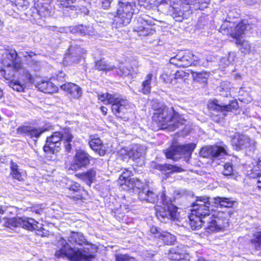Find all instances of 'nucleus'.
Listing matches in <instances>:
<instances>
[{
    "label": "nucleus",
    "mask_w": 261,
    "mask_h": 261,
    "mask_svg": "<svg viewBox=\"0 0 261 261\" xmlns=\"http://www.w3.org/2000/svg\"><path fill=\"white\" fill-rule=\"evenodd\" d=\"M152 119L158 122L162 129H167L170 132L178 128L186 121L173 107L169 108L165 105L162 106L156 110Z\"/></svg>",
    "instance_id": "1"
},
{
    "label": "nucleus",
    "mask_w": 261,
    "mask_h": 261,
    "mask_svg": "<svg viewBox=\"0 0 261 261\" xmlns=\"http://www.w3.org/2000/svg\"><path fill=\"white\" fill-rule=\"evenodd\" d=\"M73 138L68 128H65L60 131L54 132L46 138L43 150L47 153L55 154L60 150L61 141H63L65 151L70 152L72 148L70 142Z\"/></svg>",
    "instance_id": "2"
},
{
    "label": "nucleus",
    "mask_w": 261,
    "mask_h": 261,
    "mask_svg": "<svg viewBox=\"0 0 261 261\" xmlns=\"http://www.w3.org/2000/svg\"><path fill=\"white\" fill-rule=\"evenodd\" d=\"M139 11L138 6L133 0H119L118 7L115 13L113 27L121 28L129 24L133 15Z\"/></svg>",
    "instance_id": "3"
},
{
    "label": "nucleus",
    "mask_w": 261,
    "mask_h": 261,
    "mask_svg": "<svg viewBox=\"0 0 261 261\" xmlns=\"http://www.w3.org/2000/svg\"><path fill=\"white\" fill-rule=\"evenodd\" d=\"M2 66H0L1 76L6 80L13 76L15 71L21 69V62L18 57L14 49L6 50L1 59Z\"/></svg>",
    "instance_id": "4"
},
{
    "label": "nucleus",
    "mask_w": 261,
    "mask_h": 261,
    "mask_svg": "<svg viewBox=\"0 0 261 261\" xmlns=\"http://www.w3.org/2000/svg\"><path fill=\"white\" fill-rule=\"evenodd\" d=\"M59 250L56 252L55 255L57 257H67L72 261H91L93 256L85 249L77 250L71 247L66 240L60 238L58 241Z\"/></svg>",
    "instance_id": "5"
},
{
    "label": "nucleus",
    "mask_w": 261,
    "mask_h": 261,
    "mask_svg": "<svg viewBox=\"0 0 261 261\" xmlns=\"http://www.w3.org/2000/svg\"><path fill=\"white\" fill-rule=\"evenodd\" d=\"M98 98L104 104L112 103L113 112L115 115L120 118L131 108V104L127 99L121 98L117 94L100 93L98 94Z\"/></svg>",
    "instance_id": "6"
},
{
    "label": "nucleus",
    "mask_w": 261,
    "mask_h": 261,
    "mask_svg": "<svg viewBox=\"0 0 261 261\" xmlns=\"http://www.w3.org/2000/svg\"><path fill=\"white\" fill-rule=\"evenodd\" d=\"M161 198L163 205L158 206L156 209L158 219L163 223H167L170 220H175L177 217V207L172 203L165 194H162Z\"/></svg>",
    "instance_id": "7"
},
{
    "label": "nucleus",
    "mask_w": 261,
    "mask_h": 261,
    "mask_svg": "<svg viewBox=\"0 0 261 261\" xmlns=\"http://www.w3.org/2000/svg\"><path fill=\"white\" fill-rule=\"evenodd\" d=\"M230 213L229 211L214 212L212 216L205 219V223H207L206 229L214 231L220 230L228 225L229 218Z\"/></svg>",
    "instance_id": "8"
},
{
    "label": "nucleus",
    "mask_w": 261,
    "mask_h": 261,
    "mask_svg": "<svg viewBox=\"0 0 261 261\" xmlns=\"http://www.w3.org/2000/svg\"><path fill=\"white\" fill-rule=\"evenodd\" d=\"M128 186L138 194L139 199L142 201L155 203L158 199L156 193L147 188H143V184L139 179L129 178Z\"/></svg>",
    "instance_id": "9"
},
{
    "label": "nucleus",
    "mask_w": 261,
    "mask_h": 261,
    "mask_svg": "<svg viewBox=\"0 0 261 261\" xmlns=\"http://www.w3.org/2000/svg\"><path fill=\"white\" fill-rule=\"evenodd\" d=\"M156 21L155 19L148 15L142 14L135 21L134 31L136 32L139 36H145L152 34L154 30L149 28L148 26L155 25Z\"/></svg>",
    "instance_id": "10"
},
{
    "label": "nucleus",
    "mask_w": 261,
    "mask_h": 261,
    "mask_svg": "<svg viewBox=\"0 0 261 261\" xmlns=\"http://www.w3.org/2000/svg\"><path fill=\"white\" fill-rule=\"evenodd\" d=\"M171 64L179 67H186L192 65L195 66L201 65L202 63L200 60L190 51L179 53L175 57L170 59Z\"/></svg>",
    "instance_id": "11"
},
{
    "label": "nucleus",
    "mask_w": 261,
    "mask_h": 261,
    "mask_svg": "<svg viewBox=\"0 0 261 261\" xmlns=\"http://www.w3.org/2000/svg\"><path fill=\"white\" fill-rule=\"evenodd\" d=\"M195 148V144L194 143L172 146L166 150L165 153L167 158L177 160L182 155L190 157Z\"/></svg>",
    "instance_id": "12"
},
{
    "label": "nucleus",
    "mask_w": 261,
    "mask_h": 261,
    "mask_svg": "<svg viewBox=\"0 0 261 261\" xmlns=\"http://www.w3.org/2000/svg\"><path fill=\"white\" fill-rule=\"evenodd\" d=\"M210 205L208 197H197L192 205L191 213L205 220L210 214Z\"/></svg>",
    "instance_id": "13"
},
{
    "label": "nucleus",
    "mask_w": 261,
    "mask_h": 261,
    "mask_svg": "<svg viewBox=\"0 0 261 261\" xmlns=\"http://www.w3.org/2000/svg\"><path fill=\"white\" fill-rule=\"evenodd\" d=\"M233 23L227 21L223 23L220 29L219 32L223 35H230L232 38L237 40V39H241V37L245 32L247 26L242 23L237 25L233 29Z\"/></svg>",
    "instance_id": "14"
},
{
    "label": "nucleus",
    "mask_w": 261,
    "mask_h": 261,
    "mask_svg": "<svg viewBox=\"0 0 261 261\" xmlns=\"http://www.w3.org/2000/svg\"><path fill=\"white\" fill-rule=\"evenodd\" d=\"M231 144L236 150L249 148L250 150L254 148V141L251 140L247 136L235 133L231 137Z\"/></svg>",
    "instance_id": "15"
},
{
    "label": "nucleus",
    "mask_w": 261,
    "mask_h": 261,
    "mask_svg": "<svg viewBox=\"0 0 261 261\" xmlns=\"http://www.w3.org/2000/svg\"><path fill=\"white\" fill-rule=\"evenodd\" d=\"M91 158L90 155L86 151L82 150H77L70 168L73 170H77L87 167L90 163Z\"/></svg>",
    "instance_id": "16"
},
{
    "label": "nucleus",
    "mask_w": 261,
    "mask_h": 261,
    "mask_svg": "<svg viewBox=\"0 0 261 261\" xmlns=\"http://www.w3.org/2000/svg\"><path fill=\"white\" fill-rule=\"evenodd\" d=\"M10 223L14 227H21L29 230H38L40 228L38 222L26 217L14 218Z\"/></svg>",
    "instance_id": "17"
},
{
    "label": "nucleus",
    "mask_w": 261,
    "mask_h": 261,
    "mask_svg": "<svg viewBox=\"0 0 261 261\" xmlns=\"http://www.w3.org/2000/svg\"><path fill=\"white\" fill-rule=\"evenodd\" d=\"M200 153L205 158L218 159H221L227 154L225 147L218 146L203 147Z\"/></svg>",
    "instance_id": "18"
},
{
    "label": "nucleus",
    "mask_w": 261,
    "mask_h": 261,
    "mask_svg": "<svg viewBox=\"0 0 261 261\" xmlns=\"http://www.w3.org/2000/svg\"><path fill=\"white\" fill-rule=\"evenodd\" d=\"M46 129L41 127L35 128L31 126H22L18 127V134H24L36 141Z\"/></svg>",
    "instance_id": "19"
},
{
    "label": "nucleus",
    "mask_w": 261,
    "mask_h": 261,
    "mask_svg": "<svg viewBox=\"0 0 261 261\" xmlns=\"http://www.w3.org/2000/svg\"><path fill=\"white\" fill-rule=\"evenodd\" d=\"M186 6L187 3L185 5L180 6L179 7H177V5L172 7V13L171 15L175 21H181L192 13L191 9L187 8Z\"/></svg>",
    "instance_id": "20"
},
{
    "label": "nucleus",
    "mask_w": 261,
    "mask_h": 261,
    "mask_svg": "<svg viewBox=\"0 0 261 261\" xmlns=\"http://www.w3.org/2000/svg\"><path fill=\"white\" fill-rule=\"evenodd\" d=\"M139 65L137 62H134L130 65L127 66L121 64L118 69H116V72L120 75L127 76L129 75L132 76H135L139 72Z\"/></svg>",
    "instance_id": "21"
},
{
    "label": "nucleus",
    "mask_w": 261,
    "mask_h": 261,
    "mask_svg": "<svg viewBox=\"0 0 261 261\" xmlns=\"http://www.w3.org/2000/svg\"><path fill=\"white\" fill-rule=\"evenodd\" d=\"M151 166L152 168L159 170L166 175H169L174 172H181L183 171L181 167L169 164H161L156 162H152Z\"/></svg>",
    "instance_id": "22"
},
{
    "label": "nucleus",
    "mask_w": 261,
    "mask_h": 261,
    "mask_svg": "<svg viewBox=\"0 0 261 261\" xmlns=\"http://www.w3.org/2000/svg\"><path fill=\"white\" fill-rule=\"evenodd\" d=\"M63 90L67 92L74 99L80 98L82 95V90L78 85L72 83H67L60 86Z\"/></svg>",
    "instance_id": "23"
},
{
    "label": "nucleus",
    "mask_w": 261,
    "mask_h": 261,
    "mask_svg": "<svg viewBox=\"0 0 261 261\" xmlns=\"http://www.w3.org/2000/svg\"><path fill=\"white\" fill-rule=\"evenodd\" d=\"M184 248L183 245H180L176 248H171L169 250V258L174 261H181L183 259H187L186 258V253Z\"/></svg>",
    "instance_id": "24"
},
{
    "label": "nucleus",
    "mask_w": 261,
    "mask_h": 261,
    "mask_svg": "<svg viewBox=\"0 0 261 261\" xmlns=\"http://www.w3.org/2000/svg\"><path fill=\"white\" fill-rule=\"evenodd\" d=\"M146 147L142 145L134 144L127 151L128 157L133 160L139 159L145 154Z\"/></svg>",
    "instance_id": "25"
},
{
    "label": "nucleus",
    "mask_w": 261,
    "mask_h": 261,
    "mask_svg": "<svg viewBox=\"0 0 261 261\" xmlns=\"http://www.w3.org/2000/svg\"><path fill=\"white\" fill-rule=\"evenodd\" d=\"M89 144L91 149L100 156H103L105 154L106 152V147L99 138L93 136L89 141Z\"/></svg>",
    "instance_id": "26"
},
{
    "label": "nucleus",
    "mask_w": 261,
    "mask_h": 261,
    "mask_svg": "<svg viewBox=\"0 0 261 261\" xmlns=\"http://www.w3.org/2000/svg\"><path fill=\"white\" fill-rule=\"evenodd\" d=\"M10 175L13 179L21 181L24 180V174L18 163L12 160L10 162Z\"/></svg>",
    "instance_id": "27"
},
{
    "label": "nucleus",
    "mask_w": 261,
    "mask_h": 261,
    "mask_svg": "<svg viewBox=\"0 0 261 261\" xmlns=\"http://www.w3.org/2000/svg\"><path fill=\"white\" fill-rule=\"evenodd\" d=\"M238 103L237 101L232 102L230 105L221 106L218 103L217 100H213L208 104V108L211 110L217 111H230L232 109L237 108Z\"/></svg>",
    "instance_id": "28"
},
{
    "label": "nucleus",
    "mask_w": 261,
    "mask_h": 261,
    "mask_svg": "<svg viewBox=\"0 0 261 261\" xmlns=\"http://www.w3.org/2000/svg\"><path fill=\"white\" fill-rule=\"evenodd\" d=\"M57 85H55V83L50 81H42L37 84V87L38 89L44 93H52L58 91V86H60L61 85L57 83Z\"/></svg>",
    "instance_id": "29"
},
{
    "label": "nucleus",
    "mask_w": 261,
    "mask_h": 261,
    "mask_svg": "<svg viewBox=\"0 0 261 261\" xmlns=\"http://www.w3.org/2000/svg\"><path fill=\"white\" fill-rule=\"evenodd\" d=\"M156 78V74L153 71L149 72L145 76V80L143 81L141 85V88L139 90L144 94H149L151 89V82L152 79Z\"/></svg>",
    "instance_id": "30"
},
{
    "label": "nucleus",
    "mask_w": 261,
    "mask_h": 261,
    "mask_svg": "<svg viewBox=\"0 0 261 261\" xmlns=\"http://www.w3.org/2000/svg\"><path fill=\"white\" fill-rule=\"evenodd\" d=\"M82 49L80 47H70L69 53L66 55L65 59L67 62L76 63L80 60L82 56Z\"/></svg>",
    "instance_id": "31"
},
{
    "label": "nucleus",
    "mask_w": 261,
    "mask_h": 261,
    "mask_svg": "<svg viewBox=\"0 0 261 261\" xmlns=\"http://www.w3.org/2000/svg\"><path fill=\"white\" fill-rule=\"evenodd\" d=\"M210 0H188L186 7L191 8V11L198 9L203 10L206 8Z\"/></svg>",
    "instance_id": "32"
},
{
    "label": "nucleus",
    "mask_w": 261,
    "mask_h": 261,
    "mask_svg": "<svg viewBox=\"0 0 261 261\" xmlns=\"http://www.w3.org/2000/svg\"><path fill=\"white\" fill-rule=\"evenodd\" d=\"M205 223V220L191 213L189 216V224L192 230L199 229L202 224Z\"/></svg>",
    "instance_id": "33"
},
{
    "label": "nucleus",
    "mask_w": 261,
    "mask_h": 261,
    "mask_svg": "<svg viewBox=\"0 0 261 261\" xmlns=\"http://www.w3.org/2000/svg\"><path fill=\"white\" fill-rule=\"evenodd\" d=\"M214 202L217 206L221 207H224L226 208L232 207L236 201L231 198H226L224 197H217L214 198Z\"/></svg>",
    "instance_id": "34"
},
{
    "label": "nucleus",
    "mask_w": 261,
    "mask_h": 261,
    "mask_svg": "<svg viewBox=\"0 0 261 261\" xmlns=\"http://www.w3.org/2000/svg\"><path fill=\"white\" fill-rule=\"evenodd\" d=\"M69 242L72 244L82 245L86 243V239L83 233L80 232L71 231L68 237Z\"/></svg>",
    "instance_id": "35"
},
{
    "label": "nucleus",
    "mask_w": 261,
    "mask_h": 261,
    "mask_svg": "<svg viewBox=\"0 0 261 261\" xmlns=\"http://www.w3.org/2000/svg\"><path fill=\"white\" fill-rule=\"evenodd\" d=\"M236 44L237 45H241L240 49L244 54L254 53V47H252L249 42L242 39H237Z\"/></svg>",
    "instance_id": "36"
},
{
    "label": "nucleus",
    "mask_w": 261,
    "mask_h": 261,
    "mask_svg": "<svg viewBox=\"0 0 261 261\" xmlns=\"http://www.w3.org/2000/svg\"><path fill=\"white\" fill-rule=\"evenodd\" d=\"M96 172L95 169H91L86 172H84L80 174V178L87 185L91 186V184L95 179Z\"/></svg>",
    "instance_id": "37"
},
{
    "label": "nucleus",
    "mask_w": 261,
    "mask_h": 261,
    "mask_svg": "<svg viewBox=\"0 0 261 261\" xmlns=\"http://www.w3.org/2000/svg\"><path fill=\"white\" fill-rule=\"evenodd\" d=\"M35 56L36 54L32 51H24L23 53V56L25 59V60L34 68V70H36L40 67V63L38 61L32 59V58Z\"/></svg>",
    "instance_id": "38"
},
{
    "label": "nucleus",
    "mask_w": 261,
    "mask_h": 261,
    "mask_svg": "<svg viewBox=\"0 0 261 261\" xmlns=\"http://www.w3.org/2000/svg\"><path fill=\"white\" fill-rule=\"evenodd\" d=\"M192 75L195 81L202 83H205L208 77L210 76V73L205 71H192Z\"/></svg>",
    "instance_id": "39"
},
{
    "label": "nucleus",
    "mask_w": 261,
    "mask_h": 261,
    "mask_svg": "<svg viewBox=\"0 0 261 261\" xmlns=\"http://www.w3.org/2000/svg\"><path fill=\"white\" fill-rule=\"evenodd\" d=\"M166 245H172L176 240L175 237L167 231H163L160 238Z\"/></svg>",
    "instance_id": "40"
},
{
    "label": "nucleus",
    "mask_w": 261,
    "mask_h": 261,
    "mask_svg": "<svg viewBox=\"0 0 261 261\" xmlns=\"http://www.w3.org/2000/svg\"><path fill=\"white\" fill-rule=\"evenodd\" d=\"M66 188L69 191L74 193H80L83 190L80 184L72 180H68L66 183Z\"/></svg>",
    "instance_id": "41"
},
{
    "label": "nucleus",
    "mask_w": 261,
    "mask_h": 261,
    "mask_svg": "<svg viewBox=\"0 0 261 261\" xmlns=\"http://www.w3.org/2000/svg\"><path fill=\"white\" fill-rule=\"evenodd\" d=\"M95 68L99 71H111L114 70V69H116L114 65L107 64L105 61L103 60H99L96 62L95 64Z\"/></svg>",
    "instance_id": "42"
},
{
    "label": "nucleus",
    "mask_w": 261,
    "mask_h": 261,
    "mask_svg": "<svg viewBox=\"0 0 261 261\" xmlns=\"http://www.w3.org/2000/svg\"><path fill=\"white\" fill-rule=\"evenodd\" d=\"M251 243L256 250L261 249V232H257L254 238L251 240Z\"/></svg>",
    "instance_id": "43"
},
{
    "label": "nucleus",
    "mask_w": 261,
    "mask_h": 261,
    "mask_svg": "<svg viewBox=\"0 0 261 261\" xmlns=\"http://www.w3.org/2000/svg\"><path fill=\"white\" fill-rule=\"evenodd\" d=\"M223 174L226 176H230L233 174V170L231 163H226L224 164Z\"/></svg>",
    "instance_id": "44"
},
{
    "label": "nucleus",
    "mask_w": 261,
    "mask_h": 261,
    "mask_svg": "<svg viewBox=\"0 0 261 261\" xmlns=\"http://www.w3.org/2000/svg\"><path fill=\"white\" fill-rule=\"evenodd\" d=\"M10 86L14 90L18 92H22L24 91L25 85L21 84L18 81L11 82Z\"/></svg>",
    "instance_id": "45"
},
{
    "label": "nucleus",
    "mask_w": 261,
    "mask_h": 261,
    "mask_svg": "<svg viewBox=\"0 0 261 261\" xmlns=\"http://www.w3.org/2000/svg\"><path fill=\"white\" fill-rule=\"evenodd\" d=\"M161 78L166 83H170L172 85L176 84V82H174L175 80L173 79V75L171 73L164 72L161 75Z\"/></svg>",
    "instance_id": "46"
},
{
    "label": "nucleus",
    "mask_w": 261,
    "mask_h": 261,
    "mask_svg": "<svg viewBox=\"0 0 261 261\" xmlns=\"http://www.w3.org/2000/svg\"><path fill=\"white\" fill-rule=\"evenodd\" d=\"M82 28L84 30L81 31V35H93L94 34L95 31L93 26L88 25H83Z\"/></svg>",
    "instance_id": "47"
},
{
    "label": "nucleus",
    "mask_w": 261,
    "mask_h": 261,
    "mask_svg": "<svg viewBox=\"0 0 261 261\" xmlns=\"http://www.w3.org/2000/svg\"><path fill=\"white\" fill-rule=\"evenodd\" d=\"M137 6H138V7H143L148 10L151 9L153 6V4L151 3V0H140Z\"/></svg>",
    "instance_id": "48"
},
{
    "label": "nucleus",
    "mask_w": 261,
    "mask_h": 261,
    "mask_svg": "<svg viewBox=\"0 0 261 261\" xmlns=\"http://www.w3.org/2000/svg\"><path fill=\"white\" fill-rule=\"evenodd\" d=\"M116 261H136V259L126 254H121L116 255Z\"/></svg>",
    "instance_id": "49"
},
{
    "label": "nucleus",
    "mask_w": 261,
    "mask_h": 261,
    "mask_svg": "<svg viewBox=\"0 0 261 261\" xmlns=\"http://www.w3.org/2000/svg\"><path fill=\"white\" fill-rule=\"evenodd\" d=\"M131 172L129 171H126L125 172H123L119 178V179L120 181L124 180V182H121V185L123 184H128V180L129 179V177L130 176Z\"/></svg>",
    "instance_id": "50"
},
{
    "label": "nucleus",
    "mask_w": 261,
    "mask_h": 261,
    "mask_svg": "<svg viewBox=\"0 0 261 261\" xmlns=\"http://www.w3.org/2000/svg\"><path fill=\"white\" fill-rule=\"evenodd\" d=\"M173 75V79L175 80L174 82L177 83V80H182L184 77L186 76V72L184 71H177L176 73Z\"/></svg>",
    "instance_id": "51"
},
{
    "label": "nucleus",
    "mask_w": 261,
    "mask_h": 261,
    "mask_svg": "<svg viewBox=\"0 0 261 261\" xmlns=\"http://www.w3.org/2000/svg\"><path fill=\"white\" fill-rule=\"evenodd\" d=\"M17 72H19L20 73H22L25 75V80L28 82H32V75L31 74L28 72V71L24 69L21 65V69L19 71H17Z\"/></svg>",
    "instance_id": "52"
},
{
    "label": "nucleus",
    "mask_w": 261,
    "mask_h": 261,
    "mask_svg": "<svg viewBox=\"0 0 261 261\" xmlns=\"http://www.w3.org/2000/svg\"><path fill=\"white\" fill-rule=\"evenodd\" d=\"M28 211L32 213H34L36 214H41L43 212L42 208L39 205H36L33 207H29L28 208Z\"/></svg>",
    "instance_id": "53"
},
{
    "label": "nucleus",
    "mask_w": 261,
    "mask_h": 261,
    "mask_svg": "<svg viewBox=\"0 0 261 261\" xmlns=\"http://www.w3.org/2000/svg\"><path fill=\"white\" fill-rule=\"evenodd\" d=\"M97 2L99 3V4L100 6L103 9H108L113 0H96Z\"/></svg>",
    "instance_id": "54"
},
{
    "label": "nucleus",
    "mask_w": 261,
    "mask_h": 261,
    "mask_svg": "<svg viewBox=\"0 0 261 261\" xmlns=\"http://www.w3.org/2000/svg\"><path fill=\"white\" fill-rule=\"evenodd\" d=\"M150 230L151 233L154 234L155 237L158 238H160L162 232L163 231L155 226H152Z\"/></svg>",
    "instance_id": "55"
},
{
    "label": "nucleus",
    "mask_w": 261,
    "mask_h": 261,
    "mask_svg": "<svg viewBox=\"0 0 261 261\" xmlns=\"http://www.w3.org/2000/svg\"><path fill=\"white\" fill-rule=\"evenodd\" d=\"M65 75L66 74L64 72L61 71L57 75V79H55V78H54L52 79V80L53 81H58L60 83L63 82L65 81Z\"/></svg>",
    "instance_id": "56"
},
{
    "label": "nucleus",
    "mask_w": 261,
    "mask_h": 261,
    "mask_svg": "<svg viewBox=\"0 0 261 261\" xmlns=\"http://www.w3.org/2000/svg\"><path fill=\"white\" fill-rule=\"evenodd\" d=\"M82 30H84V29L82 28V25H81L71 28L70 32L73 34H81V31H82Z\"/></svg>",
    "instance_id": "57"
},
{
    "label": "nucleus",
    "mask_w": 261,
    "mask_h": 261,
    "mask_svg": "<svg viewBox=\"0 0 261 261\" xmlns=\"http://www.w3.org/2000/svg\"><path fill=\"white\" fill-rule=\"evenodd\" d=\"M60 2H61V4L62 5H64L66 6V7H68V5H70V4L73 3L75 2L76 0H59Z\"/></svg>",
    "instance_id": "58"
},
{
    "label": "nucleus",
    "mask_w": 261,
    "mask_h": 261,
    "mask_svg": "<svg viewBox=\"0 0 261 261\" xmlns=\"http://www.w3.org/2000/svg\"><path fill=\"white\" fill-rule=\"evenodd\" d=\"M100 110H101V112L103 113V114L104 115H107L108 109L106 107H105L104 106H102L100 107Z\"/></svg>",
    "instance_id": "59"
},
{
    "label": "nucleus",
    "mask_w": 261,
    "mask_h": 261,
    "mask_svg": "<svg viewBox=\"0 0 261 261\" xmlns=\"http://www.w3.org/2000/svg\"><path fill=\"white\" fill-rule=\"evenodd\" d=\"M257 188H258V189L261 190V175L258 176Z\"/></svg>",
    "instance_id": "60"
},
{
    "label": "nucleus",
    "mask_w": 261,
    "mask_h": 261,
    "mask_svg": "<svg viewBox=\"0 0 261 261\" xmlns=\"http://www.w3.org/2000/svg\"><path fill=\"white\" fill-rule=\"evenodd\" d=\"M21 0L17 1L15 2V5H16V6H18V7H19V6L22 7V6L21 5Z\"/></svg>",
    "instance_id": "61"
},
{
    "label": "nucleus",
    "mask_w": 261,
    "mask_h": 261,
    "mask_svg": "<svg viewBox=\"0 0 261 261\" xmlns=\"http://www.w3.org/2000/svg\"><path fill=\"white\" fill-rule=\"evenodd\" d=\"M68 29H60V30L59 31L60 32H67Z\"/></svg>",
    "instance_id": "62"
},
{
    "label": "nucleus",
    "mask_w": 261,
    "mask_h": 261,
    "mask_svg": "<svg viewBox=\"0 0 261 261\" xmlns=\"http://www.w3.org/2000/svg\"><path fill=\"white\" fill-rule=\"evenodd\" d=\"M3 95V91L0 89V98L2 97Z\"/></svg>",
    "instance_id": "63"
},
{
    "label": "nucleus",
    "mask_w": 261,
    "mask_h": 261,
    "mask_svg": "<svg viewBox=\"0 0 261 261\" xmlns=\"http://www.w3.org/2000/svg\"><path fill=\"white\" fill-rule=\"evenodd\" d=\"M197 261H206V260H205V259H204V258H199V259L197 260Z\"/></svg>",
    "instance_id": "64"
}]
</instances>
